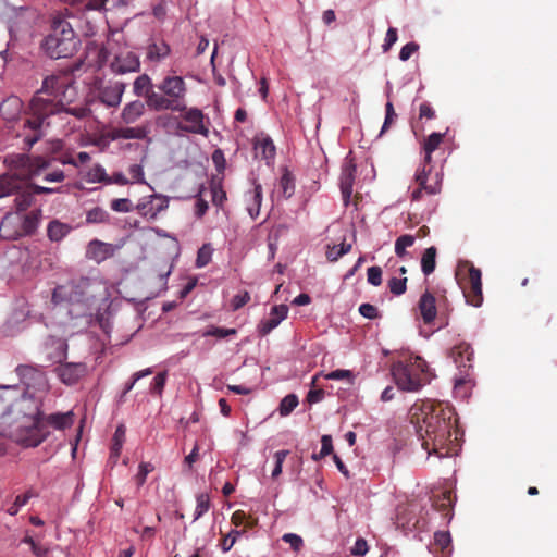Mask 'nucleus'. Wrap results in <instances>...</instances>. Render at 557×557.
Wrapping results in <instances>:
<instances>
[{
	"label": "nucleus",
	"instance_id": "a878e982",
	"mask_svg": "<svg viewBox=\"0 0 557 557\" xmlns=\"http://www.w3.org/2000/svg\"><path fill=\"white\" fill-rule=\"evenodd\" d=\"M23 110V102L16 96H11L0 103V114L7 121L18 119Z\"/></svg>",
	"mask_w": 557,
	"mask_h": 557
},
{
	"label": "nucleus",
	"instance_id": "e433bc0d",
	"mask_svg": "<svg viewBox=\"0 0 557 557\" xmlns=\"http://www.w3.org/2000/svg\"><path fill=\"white\" fill-rule=\"evenodd\" d=\"M416 242V236L410 234H405L399 236L395 242V253L399 258H404L407 252L406 249L412 247Z\"/></svg>",
	"mask_w": 557,
	"mask_h": 557
},
{
	"label": "nucleus",
	"instance_id": "4d7b16f0",
	"mask_svg": "<svg viewBox=\"0 0 557 557\" xmlns=\"http://www.w3.org/2000/svg\"><path fill=\"white\" fill-rule=\"evenodd\" d=\"M282 540L289 544L290 547L295 550V552H298L300 550V548L302 547L304 545V541L302 539L297 535V534H294V533H286L282 536Z\"/></svg>",
	"mask_w": 557,
	"mask_h": 557
},
{
	"label": "nucleus",
	"instance_id": "20e7f679",
	"mask_svg": "<svg viewBox=\"0 0 557 557\" xmlns=\"http://www.w3.org/2000/svg\"><path fill=\"white\" fill-rule=\"evenodd\" d=\"M392 375L399 389L418 392L433 379L426 361L419 356H409L392 366Z\"/></svg>",
	"mask_w": 557,
	"mask_h": 557
},
{
	"label": "nucleus",
	"instance_id": "f03ea898",
	"mask_svg": "<svg viewBox=\"0 0 557 557\" xmlns=\"http://www.w3.org/2000/svg\"><path fill=\"white\" fill-rule=\"evenodd\" d=\"M411 422L428 455L440 458L456 453L459 431L457 414L453 407L444 403H424L411 408Z\"/></svg>",
	"mask_w": 557,
	"mask_h": 557
},
{
	"label": "nucleus",
	"instance_id": "7ed1b4c3",
	"mask_svg": "<svg viewBox=\"0 0 557 557\" xmlns=\"http://www.w3.org/2000/svg\"><path fill=\"white\" fill-rule=\"evenodd\" d=\"M15 373L25 386L18 401L20 411H23L25 417H30L33 424L36 425L40 420L44 396L49 391L47 375L35 364H20L15 368Z\"/></svg>",
	"mask_w": 557,
	"mask_h": 557
},
{
	"label": "nucleus",
	"instance_id": "c756f323",
	"mask_svg": "<svg viewBox=\"0 0 557 557\" xmlns=\"http://www.w3.org/2000/svg\"><path fill=\"white\" fill-rule=\"evenodd\" d=\"M41 218V210H33L28 214H25L23 219L17 216V223L20 224V231L23 232L24 235L33 234L39 224Z\"/></svg>",
	"mask_w": 557,
	"mask_h": 557
},
{
	"label": "nucleus",
	"instance_id": "aec40b11",
	"mask_svg": "<svg viewBox=\"0 0 557 557\" xmlns=\"http://www.w3.org/2000/svg\"><path fill=\"white\" fill-rule=\"evenodd\" d=\"M146 106L139 99L126 103L120 114L121 121L126 125L136 123L145 114Z\"/></svg>",
	"mask_w": 557,
	"mask_h": 557
},
{
	"label": "nucleus",
	"instance_id": "603ef678",
	"mask_svg": "<svg viewBox=\"0 0 557 557\" xmlns=\"http://www.w3.org/2000/svg\"><path fill=\"white\" fill-rule=\"evenodd\" d=\"M288 454H289V450H285V449L278 450L274 454L275 466H274V469L272 470L273 479L277 478L282 473L283 462L286 459Z\"/></svg>",
	"mask_w": 557,
	"mask_h": 557
},
{
	"label": "nucleus",
	"instance_id": "c9c22d12",
	"mask_svg": "<svg viewBox=\"0 0 557 557\" xmlns=\"http://www.w3.org/2000/svg\"><path fill=\"white\" fill-rule=\"evenodd\" d=\"M280 188L284 198H290L295 191V180L293 174L285 170L280 180Z\"/></svg>",
	"mask_w": 557,
	"mask_h": 557
},
{
	"label": "nucleus",
	"instance_id": "7c9ffc66",
	"mask_svg": "<svg viewBox=\"0 0 557 557\" xmlns=\"http://www.w3.org/2000/svg\"><path fill=\"white\" fill-rule=\"evenodd\" d=\"M72 231V226L59 220H52L47 227V236L51 242L58 243L66 237Z\"/></svg>",
	"mask_w": 557,
	"mask_h": 557
},
{
	"label": "nucleus",
	"instance_id": "c85d7f7f",
	"mask_svg": "<svg viewBox=\"0 0 557 557\" xmlns=\"http://www.w3.org/2000/svg\"><path fill=\"white\" fill-rule=\"evenodd\" d=\"M253 149L256 156L264 160H272L275 157V146L269 136L257 137L253 143Z\"/></svg>",
	"mask_w": 557,
	"mask_h": 557
},
{
	"label": "nucleus",
	"instance_id": "39448f33",
	"mask_svg": "<svg viewBox=\"0 0 557 557\" xmlns=\"http://www.w3.org/2000/svg\"><path fill=\"white\" fill-rule=\"evenodd\" d=\"M79 39L75 36L71 24L62 18L54 17L50 33L45 37L41 48L51 59L71 58L77 51Z\"/></svg>",
	"mask_w": 557,
	"mask_h": 557
},
{
	"label": "nucleus",
	"instance_id": "3c124183",
	"mask_svg": "<svg viewBox=\"0 0 557 557\" xmlns=\"http://www.w3.org/2000/svg\"><path fill=\"white\" fill-rule=\"evenodd\" d=\"M321 444H322V447H321L320 454L319 455L314 454L312 456V458L314 460L323 458V457L332 454V451H333V443H332L331 435H323L322 438H321Z\"/></svg>",
	"mask_w": 557,
	"mask_h": 557
},
{
	"label": "nucleus",
	"instance_id": "4be33fe9",
	"mask_svg": "<svg viewBox=\"0 0 557 557\" xmlns=\"http://www.w3.org/2000/svg\"><path fill=\"white\" fill-rule=\"evenodd\" d=\"M113 255L112 245L94 239L88 244L86 257L100 263Z\"/></svg>",
	"mask_w": 557,
	"mask_h": 557
},
{
	"label": "nucleus",
	"instance_id": "b1692460",
	"mask_svg": "<svg viewBox=\"0 0 557 557\" xmlns=\"http://www.w3.org/2000/svg\"><path fill=\"white\" fill-rule=\"evenodd\" d=\"M20 388L16 385H0V419L11 410L13 401L17 399Z\"/></svg>",
	"mask_w": 557,
	"mask_h": 557
},
{
	"label": "nucleus",
	"instance_id": "2eb2a0df",
	"mask_svg": "<svg viewBox=\"0 0 557 557\" xmlns=\"http://www.w3.org/2000/svg\"><path fill=\"white\" fill-rule=\"evenodd\" d=\"M54 372L63 384L74 385L87 374V366L84 362L60 361Z\"/></svg>",
	"mask_w": 557,
	"mask_h": 557
},
{
	"label": "nucleus",
	"instance_id": "ddd939ff",
	"mask_svg": "<svg viewBox=\"0 0 557 557\" xmlns=\"http://www.w3.org/2000/svg\"><path fill=\"white\" fill-rule=\"evenodd\" d=\"M126 84L122 81L100 82L96 86V94L99 101L108 108H116L121 104L125 92Z\"/></svg>",
	"mask_w": 557,
	"mask_h": 557
},
{
	"label": "nucleus",
	"instance_id": "58836bf2",
	"mask_svg": "<svg viewBox=\"0 0 557 557\" xmlns=\"http://www.w3.org/2000/svg\"><path fill=\"white\" fill-rule=\"evenodd\" d=\"M87 181L91 183L109 184V175L102 165L96 164L88 171Z\"/></svg>",
	"mask_w": 557,
	"mask_h": 557
},
{
	"label": "nucleus",
	"instance_id": "5fc2aeb1",
	"mask_svg": "<svg viewBox=\"0 0 557 557\" xmlns=\"http://www.w3.org/2000/svg\"><path fill=\"white\" fill-rule=\"evenodd\" d=\"M368 282L373 286L382 284V269L377 265L370 267L367 271Z\"/></svg>",
	"mask_w": 557,
	"mask_h": 557
},
{
	"label": "nucleus",
	"instance_id": "4468645a",
	"mask_svg": "<svg viewBox=\"0 0 557 557\" xmlns=\"http://www.w3.org/2000/svg\"><path fill=\"white\" fill-rule=\"evenodd\" d=\"M169 207V198L163 195L154 194L148 198H143L136 206L137 212L149 220L156 219L157 215Z\"/></svg>",
	"mask_w": 557,
	"mask_h": 557
},
{
	"label": "nucleus",
	"instance_id": "6ab92c4d",
	"mask_svg": "<svg viewBox=\"0 0 557 557\" xmlns=\"http://www.w3.org/2000/svg\"><path fill=\"white\" fill-rule=\"evenodd\" d=\"M288 307L286 305L274 306L271 309L269 318L262 320L258 325V332L261 336L268 335L272 330L286 319Z\"/></svg>",
	"mask_w": 557,
	"mask_h": 557
},
{
	"label": "nucleus",
	"instance_id": "2f4dec72",
	"mask_svg": "<svg viewBox=\"0 0 557 557\" xmlns=\"http://www.w3.org/2000/svg\"><path fill=\"white\" fill-rule=\"evenodd\" d=\"M38 497V493L34 488H28L23 494H20L15 497L14 502L7 508V512L10 516H16L21 509V507L27 505L29 499Z\"/></svg>",
	"mask_w": 557,
	"mask_h": 557
},
{
	"label": "nucleus",
	"instance_id": "6e6552de",
	"mask_svg": "<svg viewBox=\"0 0 557 557\" xmlns=\"http://www.w3.org/2000/svg\"><path fill=\"white\" fill-rule=\"evenodd\" d=\"M4 159L9 171L0 175V198L15 195L14 205L17 211H25L33 202V196L29 191V178L22 175L18 170L13 166L11 157Z\"/></svg>",
	"mask_w": 557,
	"mask_h": 557
},
{
	"label": "nucleus",
	"instance_id": "cd10ccee",
	"mask_svg": "<svg viewBox=\"0 0 557 557\" xmlns=\"http://www.w3.org/2000/svg\"><path fill=\"white\" fill-rule=\"evenodd\" d=\"M170 52L171 48L164 40L150 42L146 48V57L151 62L164 60Z\"/></svg>",
	"mask_w": 557,
	"mask_h": 557
},
{
	"label": "nucleus",
	"instance_id": "72a5a7b5",
	"mask_svg": "<svg viewBox=\"0 0 557 557\" xmlns=\"http://www.w3.org/2000/svg\"><path fill=\"white\" fill-rule=\"evenodd\" d=\"M433 507L445 517L448 516L453 507L451 493L449 491H445L441 495L434 497Z\"/></svg>",
	"mask_w": 557,
	"mask_h": 557
},
{
	"label": "nucleus",
	"instance_id": "4c0bfd02",
	"mask_svg": "<svg viewBox=\"0 0 557 557\" xmlns=\"http://www.w3.org/2000/svg\"><path fill=\"white\" fill-rule=\"evenodd\" d=\"M109 218L110 215L104 209L95 207L87 211L86 222L89 224L107 223Z\"/></svg>",
	"mask_w": 557,
	"mask_h": 557
},
{
	"label": "nucleus",
	"instance_id": "c03bdc74",
	"mask_svg": "<svg viewBox=\"0 0 557 557\" xmlns=\"http://www.w3.org/2000/svg\"><path fill=\"white\" fill-rule=\"evenodd\" d=\"M298 406V397L295 394L285 396L280 404V414L282 417L288 416Z\"/></svg>",
	"mask_w": 557,
	"mask_h": 557
},
{
	"label": "nucleus",
	"instance_id": "a211bd4d",
	"mask_svg": "<svg viewBox=\"0 0 557 557\" xmlns=\"http://www.w3.org/2000/svg\"><path fill=\"white\" fill-rule=\"evenodd\" d=\"M115 74H126L138 72L140 70V62L138 57L133 52L121 53L114 58L110 65Z\"/></svg>",
	"mask_w": 557,
	"mask_h": 557
},
{
	"label": "nucleus",
	"instance_id": "338daca9",
	"mask_svg": "<svg viewBox=\"0 0 557 557\" xmlns=\"http://www.w3.org/2000/svg\"><path fill=\"white\" fill-rule=\"evenodd\" d=\"M165 380V372L157 374L151 383V392L160 395L164 388Z\"/></svg>",
	"mask_w": 557,
	"mask_h": 557
},
{
	"label": "nucleus",
	"instance_id": "f3484780",
	"mask_svg": "<svg viewBox=\"0 0 557 557\" xmlns=\"http://www.w3.org/2000/svg\"><path fill=\"white\" fill-rule=\"evenodd\" d=\"M356 173H357V165L354 162L352 159L347 157L345 159V162L342 168V174H341V190L343 195L344 202L347 205L351 194H352V187L356 180Z\"/></svg>",
	"mask_w": 557,
	"mask_h": 557
},
{
	"label": "nucleus",
	"instance_id": "a18cd8bd",
	"mask_svg": "<svg viewBox=\"0 0 557 557\" xmlns=\"http://www.w3.org/2000/svg\"><path fill=\"white\" fill-rule=\"evenodd\" d=\"M445 134L432 133L429 135L423 143V151L434 152L440 145L443 143Z\"/></svg>",
	"mask_w": 557,
	"mask_h": 557
},
{
	"label": "nucleus",
	"instance_id": "0eeeda50",
	"mask_svg": "<svg viewBox=\"0 0 557 557\" xmlns=\"http://www.w3.org/2000/svg\"><path fill=\"white\" fill-rule=\"evenodd\" d=\"M154 111H183L186 104L187 85L178 75H165L157 85Z\"/></svg>",
	"mask_w": 557,
	"mask_h": 557
},
{
	"label": "nucleus",
	"instance_id": "8fccbe9b",
	"mask_svg": "<svg viewBox=\"0 0 557 557\" xmlns=\"http://www.w3.org/2000/svg\"><path fill=\"white\" fill-rule=\"evenodd\" d=\"M28 186H29V191L32 193V196L34 197V194H38V195H41V194H53V193H58L60 190V188H54V187H49V184H46L45 185H39L36 180L33 181L32 183L28 182Z\"/></svg>",
	"mask_w": 557,
	"mask_h": 557
},
{
	"label": "nucleus",
	"instance_id": "1a4fd4ad",
	"mask_svg": "<svg viewBox=\"0 0 557 557\" xmlns=\"http://www.w3.org/2000/svg\"><path fill=\"white\" fill-rule=\"evenodd\" d=\"M456 277L462 289L467 304L480 307L483 304L482 273L471 262L459 264Z\"/></svg>",
	"mask_w": 557,
	"mask_h": 557
},
{
	"label": "nucleus",
	"instance_id": "dca6fc26",
	"mask_svg": "<svg viewBox=\"0 0 557 557\" xmlns=\"http://www.w3.org/2000/svg\"><path fill=\"white\" fill-rule=\"evenodd\" d=\"M133 92L137 97H143L147 107L154 111L157 91L153 88L151 77L144 73L137 76L133 83Z\"/></svg>",
	"mask_w": 557,
	"mask_h": 557
},
{
	"label": "nucleus",
	"instance_id": "052dcab7",
	"mask_svg": "<svg viewBox=\"0 0 557 557\" xmlns=\"http://www.w3.org/2000/svg\"><path fill=\"white\" fill-rule=\"evenodd\" d=\"M231 521L232 523L235 525V527H239L244 523H246V528H252L255 522L253 521H248L247 520V516L245 513V511L243 510H236L232 517H231Z\"/></svg>",
	"mask_w": 557,
	"mask_h": 557
},
{
	"label": "nucleus",
	"instance_id": "5701e85b",
	"mask_svg": "<svg viewBox=\"0 0 557 557\" xmlns=\"http://www.w3.org/2000/svg\"><path fill=\"white\" fill-rule=\"evenodd\" d=\"M21 236H23V232L20 231L17 216L12 213L5 214L0 223V237L3 239L13 240Z\"/></svg>",
	"mask_w": 557,
	"mask_h": 557
},
{
	"label": "nucleus",
	"instance_id": "6e6d98bb",
	"mask_svg": "<svg viewBox=\"0 0 557 557\" xmlns=\"http://www.w3.org/2000/svg\"><path fill=\"white\" fill-rule=\"evenodd\" d=\"M397 39H398L397 29L394 27H389L386 32V36H385L384 42L382 45L383 51L384 52L389 51L391 48L393 47V45L397 41Z\"/></svg>",
	"mask_w": 557,
	"mask_h": 557
},
{
	"label": "nucleus",
	"instance_id": "13d9d810",
	"mask_svg": "<svg viewBox=\"0 0 557 557\" xmlns=\"http://www.w3.org/2000/svg\"><path fill=\"white\" fill-rule=\"evenodd\" d=\"M325 379H327V380H347L349 382H352L354 374L350 370L338 369V370L327 373L325 375Z\"/></svg>",
	"mask_w": 557,
	"mask_h": 557
},
{
	"label": "nucleus",
	"instance_id": "393cba45",
	"mask_svg": "<svg viewBox=\"0 0 557 557\" xmlns=\"http://www.w3.org/2000/svg\"><path fill=\"white\" fill-rule=\"evenodd\" d=\"M436 300L435 297L430 293L425 292L419 300L418 307L422 320L425 324H430L434 321L437 310H436Z\"/></svg>",
	"mask_w": 557,
	"mask_h": 557
},
{
	"label": "nucleus",
	"instance_id": "864d4df0",
	"mask_svg": "<svg viewBox=\"0 0 557 557\" xmlns=\"http://www.w3.org/2000/svg\"><path fill=\"white\" fill-rule=\"evenodd\" d=\"M236 330L235 329H224L219 326H212L209 330L206 331L205 336H213L218 338H224L230 335H235Z\"/></svg>",
	"mask_w": 557,
	"mask_h": 557
},
{
	"label": "nucleus",
	"instance_id": "412c9836",
	"mask_svg": "<svg viewBox=\"0 0 557 557\" xmlns=\"http://www.w3.org/2000/svg\"><path fill=\"white\" fill-rule=\"evenodd\" d=\"M262 198V186L255 182L253 188L245 194L246 209L252 220L260 214Z\"/></svg>",
	"mask_w": 557,
	"mask_h": 557
},
{
	"label": "nucleus",
	"instance_id": "774afa93",
	"mask_svg": "<svg viewBox=\"0 0 557 557\" xmlns=\"http://www.w3.org/2000/svg\"><path fill=\"white\" fill-rule=\"evenodd\" d=\"M211 253L206 246L201 247L197 253L196 264L198 268H202L210 262Z\"/></svg>",
	"mask_w": 557,
	"mask_h": 557
},
{
	"label": "nucleus",
	"instance_id": "f257e3e1",
	"mask_svg": "<svg viewBox=\"0 0 557 557\" xmlns=\"http://www.w3.org/2000/svg\"><path fill=\"white\" fill-rule=\"evenodd\" d=\"M75 96L76 90L71 74L59 72L44 79L41 88L33 96L25 111L23 127L29 131L24 134L27 148H32L45 135V128L50 125V117L61 112L78 119L90 114V109L86 106L65 107L74 100Z\"/></svg>",
	"mask_w": 557,
	"mask_h": 557
},
{
	"label": "nucleus",
	"instance_id": "de8ad7c7",
	"mask_svg": "<svg viewBox=\"0 0 557 557\" xmlns=\"http://www.w3.org/2000/svg\"><path fill=\"white\" fill-rule=\"evenodd\" d=\"M110 208L115 212L127 213L134 210L133 203L127 198L113 199L110 203Z\"/></svg>",
	"mask_w": 557,
	"mask_h": 557
},
{
	"label": "nucleus",
	"instance_id": "e2e57ef3",
	"mask_svg": "<svg viewBox=\"0 0 557 557\" xmlns=\"http://www.w3.org/2000/svg\"><path fill=\"white\" fill-rule=\"evenodd\" d=\"M419 50V45L414 41L406 44L399 52V59L401 61H408L411 55Z\"/></svg>",
	"mask_w": 557,
	"mask_h": 557
},
{
	"label": "nucleus",
	"instance_id": "f704fd0d",
	"mask_svg": "<svg viewBox=\"0 0 557 557\" xmlns=\"http://www.w3.org/2000/svg\"><path fill=\"white\" fill-rule=\"evenodd\" d=\"M451 539L449 532L438 531L434 534V541L432 543L433 552L437 549L442 552L443 556L446 557V550L450 547Z\"/></svg>",
	"mask_w": 557,
	"mask_h": 557
},
{
	"label": "nucleus",
	"instance_id": "0e129e2a",
	"mask_svg": "<svg viewBox=\"0 0 557 557\" xmlns=\"http://www.w3.org/2000/svg\"><path fill=\"white\" fill-rule=\"evenodd\" d=\"M128 174L131 175L133 182L146 184L144 170L140 164H132L128 168Z\"/></svg>",
	"mask_w": 557,
	"mask_h": 557
},
{
	"label": "nucleus",
	"instance_id": "bb28decb",
	"mask_svg": "<svg viewBox=\"0 0 557 557\" xmlns=\"http://www.w3.org/2000/svg\"><path fill=\"white\" fill-rule=\"evenodd\" d=\"M432 170L433 166L425 168V165H422L414 176L417 184L424 188V191L429 195H435L441 190V180L438 178V174L435 175L434 183L428 184V176Z\"/></svg>",
	"mask_w": 557,
	"mask_h": 557
},
{
	"label": "nucleus",
	"instance_id": "f8f14e48",
	"mask_svg": "<svg viewBox=\"0 0 557 557\" xmlns=\"http://www.w3.org/2000/svg\"><path fill=\"white\" fill-rule=\"evenodd\" d=\"M177 112L181 113V122L177 124V129L205 137L209 136V128L205 123L206 116L200 109L187 108L185 104V110Z\"/></svg>",
	"mask_w": 557,
	"mask_h": 557
},
{
	"label": "nucleus",
	"instance_id": "37998d69",
	"mask_svg": "<svg viewBox=\"0 0 557 557\" xmlns=\"http://www.w3.org/2000/svg\"><path fill=\"white\" fill-rule=\"evenodd\" d=\"M148 135L145 126L122 127V139H144Z\"/></svg>",
	"mask_w": 557,
	"mask_h": 557
},
{
	"label": "nucleus",
	"instance_id": "a19ab883",
	"mask_svg": "<svg viewBox=\"0 0 557 557\" xmlns=\"http://www.w3.org/2000/svg\"><path fill=\"white\" fill-rule=\"evenodd\" d=\"M245 532L246 529L231 530L226 535H224L220 543L222 552L226 553L231 550V548L235 545L237 539L242 536Z\"/></svg>",
	"mask_w": 557,
	"mask_h": 557
},
{
	"label": "nucleus",
	"instance_id": "79ce46f5",
	"mask_svg": "<svg viewBox=\"0 0 557 557\" xmlns=\"http://www.w3.org/2000/svg\"><path fill=\"white\" fill-rule=\"evenodd\" d=\"M197 506L194 512V521L201 518L210 509V497L207 493H201L196 497Z\"/></svg>",
	"mask_w": 557,
	"mask_h": 557
},
{
	"label": "nucleus",
	"instance_id": "9b49d317",
	"mask_svg": "<svg viewBox=\"0 0 557 557\" xmlns=\"http://www.w3.org/2000/svg\"><path fill=\"white\" fill-rule=\"evenodd\" d=\"M450 358L457 368L460 369L459 375L455 376V388L472 382L470 369L472 368L473 349L468 343H460L450 349Z\"/></svg>",
	"mask_w": 557,
	"mask_h": 557
},
{
	"label": "nucleus",
	"instance_id": "680f3d73",
	"mask_svg": "<svg viewBox=\"0 0 557 557\" xmlns=\"http://www.w3.org/2000/svg\"><path fill=\"white\" fill-rule=\"evenodd\" d=\"M359 313L367 318V319H370V320H374L376 318H379V310L375 306L371 305V304H362L360 305L359 307Z\"/></svg>",
	"mask_w": 557,
	"mask_h": 557
},
{
	"label": "nucleus",
	"instance_id": "423d86ee",
	"mask_svg": "<svg viewBox=\"0 0 557 557\" xmlns=\"http://www.w3.org/2000/svg\"><path fill=\"white\" fill-rule=\"evenodd\" d=\"M11 162L22 175L29 178V182L41 178L44 183L49 184L61 183L65 178L64 172L54 166L51 159L18 153L11 157Z\"/></svg>",
	"mask_w": 557,
	"mask_h": 557
},
{
	"label": "nucleus",
	"instance_id": "bf43d9fd",
	"mask_svg": "<svg viewBox=\"0 0 557 557\" xmlns=\"http://www.w3.org/2000/svg\"><path fill=\"white\" fill-rule=\"evenodd\" d=\"M211 195H212V202L221 207L223 202L226 200V193L223 190V188L220 185H212L211 186Z\"/></svg>",
	"mask_w": 557,
	"mask_h": 557
},
{
	"label": "nucleus",
	"instance_id": "49530a36",
	"mask_svg": "<svg viewBox=\"0 0 557 557\" xmlns=\"http://www.w3.org/2000/svg\"><path fill=\"white\" fill-rule=\"evenodd\" d=\"M387 286L389 292L395 296L403 295L407 289V278L406 277H392L387 282Z\"/></svg>",
	"mask_w": 557,
	"mask_h": 557
},
{
	"label": "nucleus",
	"instance_id": "473e14b6",
	"mask_svg": "<svg viewBox=\"0 0 557 557\" xmlns=\"http://www.w3.org/2000/svg\"><path fill=\"white\" fill-rule=\"evenodd\" d=\"M437 249L434 246L426 248L421 258V270L424 275H430L436 268Z\"/></svg>",
	"mask_w": 557,
	"mask_h": 557
},
{
	"label": "nucleus",
	"instance_id": "9d476101",
	"mask_svg": "<svg viewBox=\"0 0 557 557\" xmlns=\"http://www.w3.org/2000/svg\"><path fill=\"white\" fill-rule=\"evenodd\" d=\"M28 419V432L29 436L22 440L26 446L36 447L40 443H42L46 438V434L41 432V423L46 422L48 425L54 428L55 430H65L73 425L74 423V413L73 411L67 412H57L49 416H44L41 412L40 420L38 424L34 425L32 418L26 417Z\"/></svg>",
	"mask_w": 557,
	"mask_h": 557
},
{
	"label": "nucleus",
	"instance_id": "ea45409f",
	"mask_svg": "<svg viewBox=\"0 0 557 557\" xmlns=\"http://www.w3.org/2000/svg\"><path fill=\"white\" fill-rule=\"evenodd\" d=\"M125 440V428L119 425L113 435V443L111 447V457L117 458L121 454V449Z\"/></svg>",
	"mask_w": 557,
	"mask_h": 557
},
{
	"label": "nucleus",
	"instance_id": "09e8293b",
	"mask_svg": "<svg viewBox=\"0 0 557 557\" xmlns=\"http://www.w3.org/2000/svg\"><path fill=\"white\" fill-rule=\"evenodd\" d=\"M154 470L150 462H141L138 467V472L135 475V481L138 487L143 486L146 482L147 475Z\"/></svg>",
	"mask_w": 557,
	"mask_h": 557
},
{
	"label": "nucleus",
	"instance_id": "69168bd1",
	"mask_svg": "<svg viewBox=\"0 0 557 557\" xmlns=\"http://www.w3.org/2000/svg\"><path fill=\"white\" fill-rule=\"evenodd\" d=\"M250 301V295L248 292H243L237 294L232 299V308L233 310H238L244 307L246 304Z\"/></svg>",
	"mask_w": 557,
	"mask_h": 557
}]
</instances>
